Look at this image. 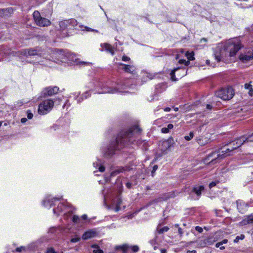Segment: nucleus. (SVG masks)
Here are the masks:
<instances>
[{
	"instance_id": "obj_1",
	"label": "nucleus",
	"mask_w": 253,
	"mask_h": 253,
	"mask_svg": "<svg viewBox=\"0 0 253 253\" xmlns=\"http://www.w3.org/2000/svg\"><path fill=\"white\" fill-rule=\"evenodd\" d=\"M141 129L137 126L130 127L127 131H122L117 138L116 141L111 144L107 155H112L115 150H119L126 145H128L132 137L135 133L139 132Z\"/></svg>"
},
{
	"instance_id": "obj_2",
	"label": "nucleus",
	"mask_w": 253,
	"mask_h": 253,
	"mask_svg": "<svg viewBox=\"0 0 253 253\" xmlns=\"http://www.w3.org/2000/svg\"><path fill=\"white\" fill-rule=\"evenodd\" d=\"M246 138L241 137L235 141H233L227 144L226 146L221 148V152H213L209 154L207 159L210 160V164H214L219 160L222 159L226 156L230 154L228 153L238 148L246 142Z\"/></svg>"
},
{
	"instance_id": "obj_3",
	"label": "nucleus",
	"mask_w": 253,
	"mask_h": 253,
	"mask_svg": "<svg viewBox=\"0 0 253 253\" xmlns=\"http://www.w3.org/2000/svg\"><path fill=\"white\" fill-rule=\"evenodd\" d=\"M21 54L27 57L28 56L37 55L36 59L38 62H42V61L39 60V58L43 56V58L48 60H56L57 61L66 62V55L67 52L62 50L54 49L49 50L47 53H39L37 49L25 50L21 51Z\"/></svg>"
},
{
	"instance_id": "obj_4",
	"label": "nucleus",
	"mask_w": 253,
	"mask_h": 253,
	"mask_svg": "<svg viewBox=\"0 0 253 253\" xmlns=\"http://www.w3.org/2000/svg\"><path fill=\"white\" fill-rule=\"evenodd\" d=\"M241 47L240 37L228 40L224 45L225 50L229 52V56L231 57L235 56Z\"/></svg>"
},
{
	"instance_id": "obj_5",
	"label": "nucleus",
	"mask_w": 253,
	"mask_h": 253,
	"mask_svg": "<svg viewBox=\"0 0 253 253\" xmlns=\"http://www.w3.org/2000/svg\"><path fill=\"white\" fill-rule=\"evenodd\" d=\"M94 90L98 94L103 93H115L119 92H121L120 88L114 87L113 85H110L106 83L102 82H97L95 84Z\"/></svg>"
},
{
	"instance_id": "obj_6",
	"label": "nucleus",
	"mask_w": 253,
	"mask_h": 253,
	"mask_svg": "<svg viewBox=\"0 0 253 253\" xmlns=\"http://www.w3.org/2000/svg\"><path fill=\"white\" fill-rule=\"evenodd\" d=\"M53 105L54 102L52 100H44L39 105L38 113L42 115L47 114L52 110Z\"/></svg>"
},
{
	"instance_id": "obj_7",
	"label": "nucleus",
	"mask_w": 253,
	"mask_h": 253,
	"mask_svg": "<svg viewBox=\"0 0 253 253\" xmlns=\"http://www.w3.org/2000/svg\"><path fill=\"white\" fill-rule=\"evenodd\" d=\"M216 96L224 100H227L231 99L234 95V91L232 87H228L222 88L215 92Z\"/></svg>"
},
{
	"instance_id": "obj_8",
	"label": "nucleus",
	"mask_w": 253,
	"mask_h": 253,
	"mask_svg": "<svg viewBox=\"0 0 253 253\" xmlns=\"http://www.w3.org/2000/svg\"><path fill=\"white\" fill-rule=\"evenodd\" d=\"M66 62H68L74 65H87L90 64L89 62L82 61L77 58V55L74 53L67 52L66 55Z\"/></svg>"
},
{
	"instance_id": "obj_9",
	"label": "nucleus",
	"mask_w": 253,
	"mask_h": 253,
	"mask_svg": "<svg viewBox=\"0 0 253 253\" xmlns=\"http://www.w3.org/2000/svg\"><path fill=\"white\" fill-rule=\"evenodd\" d=\"M34 19L36 24L41 27L48 26L51 24V22L48 19L42 17L40 13L38 11H35L33 14Z\"/></svg>"
},
{
	"instance_id": "obj_10",
	"label": "nucleus",
	"mask_w": 253,
	"mask_h": 253,
	"mask_svg": "<svg viewBox=\"0 0 253 253\" xmlns=\"http://www.w3.org/2000/svg\"><path fill=\"white\" fill-rule=\"evenodd\" d=\"M178 72L177 73V76L179 78H181L187 74V71L185 68H174L170 73L171 79L172 81H176L177 79L175 78V73Z\"/></svg>"
},
{
	"instance_id": "obj_11",
	"label": "nucleus",
	"mask_w": 253,
	"mask_h": 253,
	"mask_svg": "<svg viewBox=\"0 0 253 253\" xmlns=\"http://www.w3.org/2000/svg\"><path fill=\"white\" fill-rule=\"evenodd\" d=\"M239 59L243 63L246 64H252L253 60V52H248L240 54Z\"/></svg>"
},
{
	"instance_id": "obj_12",
	"label": "nucleus",
	"mask_w": 253,
	"mask_h": 253,
	"mask_svg": "<svg viewBox=\"0 0 253 253\" xmlns=\"http://www.w3.org/2000/svg\"><path fill=\"white\" fill-rule=\"evenodd\" d=\"M59 87L57 86L48 87L45 88L42 92L44 96H52L57 93L59 91Z\"/></svg>"
},
{
	"instance_id": "obj_13",
	"label": "nucleus",
	"mask_w": 253,
	"mask_h": 253,
	"mask_svg": "<svg viewBox=\"0 0 253 253\" xmlns=\"http://www.w3.org/2000/svg\"><path fill=\"white\" fill-rule=\"evenodd\" d=\"M70 208L68 207V206H65L62 203H60L57 209H53V211L54 214H56L57 215H59L60 213L62 212L63 211H66L67 212H70L72 211L71 210H68Z\"/></svg>"
},
{
	"instance_id": "obj_14",
	"label": "nucleus",
	"mask_w": 253,
	"mask_h": 253,
	"mask_svg": "<svg viewBox=\"0 0 253 253\" xmlns=\"http://www.w3.org/2000/svg\"><path fill=\"white\" fill-rule=\"evenodd\" d=\"M59 198H51L50 196L47 197L43 202L42 205L47 208H50L53 204V201H59Z\"/></svg>"
},
{
	"instance_id": "obj_15",
	"label": "nucleus",
	"mask_w": 253,
	"mask_h": 253,
	"mask_svg": "<svg viewBox=\"0 0 253 253\" xmlns=\"http://www.w3.org/2000/svg\"><path fill=\"white\" fill-rule=\"evenodd\" d=\"M237 207L239 212L244 213L247 210L248 205L242 200L237 201Z\"/></svg>"
},
{
	"instance_id": "obj_16",
	"label": "nucleus",
	"mask_w": 253,
	"mask_h": 253,
	"mask_svg": "<svg viewBox=\"0 0 253 253\" xmlns=\"http://www.w3.org/2000/svg\"><path fill=\"white\" fill-rule=\"evenodd\" d=\"M122 200L119 198H118L116 201L114 202L111 207H109V209L113 210L115 212H117L121 210L120 205L122 204Z\"/></svg>"
},
{
	"instance_id": "obj_17",
	"label": "nucleus",
	"mask_w": 253,
	"mask_h": 253,
	"mask_svg": "<svg viewBox=\"0 0 253 253\" xmlns=\"http://www.w3.org/2000/svg\"><path fill=\"white\" fill-rule=\"evenodd\" d=\"M96 235V232L94 230H90L86 231L82 236L84 240L89 239L93 238Z\"/></svg>"
},
{
	"instance_id": "obj_18",
	"label": "nucleus",
	"mask_w": 253,
	"mask_h": 253,
	"mask_svg": "<svg viewBox=\"0 0 253 253\" xmlns=\"http://www.w3.org/2000/svg\"><path fill=\"white\" fill-rule=\"evenodd\" d=\"M197 142L201 146H204L210 142V139L208 137L200 136L196 139Z\"/></svg>"
},
{
	"instance_id": "obj_19",
	"label": "nucleus",
	"mask_w": 253,
	"mask_h": 253,
	"mask_svg": "<svg viewBox=\"0 0 253 253\" xmlns=\"http://www.w3.org/2000/svg\"><path fill=\"white\" fill-rule=\"evenodd\" d=\"M101 46L103 48L102 50L107 51V52L110 53L112 55L114 54V48L110 44H109L107 43H104L101 44Z\"/></svg>"
},
{
	"instance_id": "obj_20",
	"label": "nucleus",
	"mask_w": 253,
	"mask_h": 253,
	"mask_svg": "<svg viewBox=\"0 0 253 253\" xmlns=\"http://www.w3.org/2000/svg\"><path fill=\"white\" fill-rule=\"evenodd\" d=\"M80 92H78V96L75 98V99L77 100L78 103H81L84 99L90 96L91 94L90 91H88L83 94L81 97H79L78 95L80 94Z\"/></svg>"
},
{
	"instance_id": "obj_21",
	"label": "nucleus",
	"mask_w": 253,
	"mask_h": 253,
	"mask_svg": "<svg viewBox=\"0 0 253 253\" xmlns=\"http://www.w3.org/2000/svg\"><path fill=\"white\" fill-rule=\"evenodd\" d=\"M124 66L123 69L127 73H134L135 71V67L133 66L126 65L125 64H121Z\"/></svg>"
},
{
	"instance_id": "obj_22",
	"label": "nucleus",
	"mask_w": 253,
	"mask_h": 253,
	"mask_svg": "<svg viewBox=\"0 0 253 253\" xmlns=\"http://www.w3.org/2000/svg\"><path fill=\"white\" fill-rule=\"evenodd\" d=\"M13 11V10L11 7L0 9V16H7L8 14L12 13Z\"/></svg>"
},
{
	"instance_id": "obj_23",
	"label": "nucleus",
	"mask_w": 253,
	"mask_h": 253,
	"mask_svg": "<svg viewBox=\"0 0 253 253\" xmlns=\"http://www.w3.org/2000/svg\"><path fill=\"white\" fill-rule=\"evenodd\" d=\"M204 187L202 185L195 187L193 188L192 192H194L197 195L198 198L200 196L201 194V192L204 190Z\"/></svg>"
},
{
	"instance_id": "obj_24",
	"label": "nucleus",
	"mask_w": 253,
	"mask_h": 253,
	"mask_svg": "<svg viewBox=\"0 0 253 253\" xmlns=\"http://www.w3.org/2000/svg\"><path fill=\"white\" fill-rule=\"evenodd\" d=\"M59 25L60 28L62 30H64V29H65L66 28H70V25L68 23V22L67 20H63V21H60L59 22Z\"/></svg>"
},
{
	"instance_id": "obj_25",
	"label": "nucleus",
	"mask_w": 253,
	"mask_h": 253,
	"mask_svg": "<svg viewBox=\"0 0 253 253\" xmlns=\"http://www.w3.org/2000/svg\"><path fill=\"white\" fill-rule=\"evenodd\" d=\"M173 127V125L172 124H169L167 126V127H164L161 129V131L164 133H167L169 132V130L172 129Z\"/></svg>"
},
{
	"instance_id": "obj_26",
	"label": "nucleus",
	"mask_w": 253,
	"mask_h": 253,
	"mask_svg": "<svg viewBox=\"0 0 253 253\" xmlns=\"http://www.w3.org/2000/svg\"><path fill=\"white\" fill-rule=\"evenodd\" d=\"M169 230V228L167 226H165L163 228H160V226L158 225L156 231L159 234H162L164 232H167Z\"/></svg>"
},
{
	"instance_id": "obj_27",
	"label": "nucleus",
	"mask_w": 253,
	"mask_h": 253,
	"mask_svg": "<svg viewBox=\"0 0 253 253\" xmlns=\"http://www.w3.org/2000/svg\"><path fill=\"white\" fill-rule=\"evenodd\" d=\"M125 170H126V169H125L124 168H119V169H117L114 170V171H113L111 173V176H115L117 174L120 173V172H123Z\"/></svg>"
},
{
	"instance_id": "obj_28",
	"label": "nucleus",
	"mask_w": 253,
	"mask_h": 253,
	"mask_svg": "<svg viewBox=\"0 0 253 253\" xmlns=\"http://www.w3.org/2000/svg\"><path fill=\"white\" fill-rule=\"evenodd\" d=\"M68 23L70 25V28L71 27H76L78 25V22L75 19H70L69 20H67Z\"/></svg>"
},
{
	"instance_id": "obj_29",
	"label": "nucleus",
	"mask_w": 253,
	"mask_h": 253,
	"mask_svg": "<svg viewBox=\"0 0 253 253\" xmlns=\"http://www.w3.org/2000/svg\"><path fill=\"white\" fill-rule=\"evenodd\" d=\"M91 248L93 249V253H103V251L101 250L99 246L97 245H93L91 246Z\"/></svg>"
},
{
	"instance_id": "obj_30",
	"label": "nucleus",
	"mask_w": 253,
	"mask_h": 253,
	"mask_svg": "<svg viewBox=\"0 0 253 253\" xmlns=\"http://www.w3.org/2000/svg\"><path fill=\"white\" fill-rule=\"evenodd\" d=\"M93 165L95 168L99 167L98 169H99V171L100 172H103L105 170V168L103 166L100 165V161L96 162V163H94Z\"/></svg>"
},
{
	"instance_id": "obj_31",
	"label": "nucleus",
	"mask_w": 253,
	"mask_h": 253,
	"mask_svg": "<svg viewBox=\"0 0 253 253\" xmlns=\"http://www.w3.org/2000/svg\"><path fill=\"white\" fill-rule=\"evenodd\" d=\"M150 243L152 245V246L154 247V249L155 250H156V249L157 248L156 245H157L158 244V242L157 241V236L156 234L155 235V238L151 240L150 241Z\"/></svg>"
},
{
	"instance_id": "obj_32",
	"label": "nucleus",
	"mask_w": 253,
	"mask_h": 253,
	"mask_svg": "<svg viewBox=\"0 0 253 253\" xmlns=\"http://www.w3.org/2000/svg\"><path fill=\"white\" fill-rule=\"evenodd\" d=\"M245 88L249 90V94L250 96H253V89L252 86V85L250 84H245Z\"/></svg>"
},
{
	"instance_id": "obj_33",
	"label": "nucleus",
	"mask_w": 253,
	"mask_h": 253,
	"mask_svg": "<svg viewBox=\"0 0 253 253\" xmlns=\"http://www.w3.org/2000/svg\"><path fill=\"white\" fill-rule=\"evenodd\" d=\"M242 137H244L246 138V142H253V132L250 134L248 135V136H242Z\"/></svg>"
},
{
	"instance_id": "obj_34",
	"label": "nucleus",
	"mask_w": 253,
	"mask_h": 253,
	"mask_svg": "<svg viewBox=\"0 0 253 253\" xmlns=\"http://www.w3.org/2000/svg\"><path fill=\"white\" fill-rule=\"evenodd\" d=\"M185 56L187 57L189 60H193L194 59L193 52H187L185 53Z\"/></svg>"
},
{
	"instance_id": "obj_35",
	"label": "nucleus",
	"mask_w": 253,
	"mask_h": 253,
	"mask_svg": "<svg viewBox=\"0 0 253 253\" xmlns=\"http://www.w3.org/2000/svg\"><path fill=\"white\" fill-rule=\"evenodd\" d=\"M219 183V181L218 180H215L214 181H212L209 184V187L210 189L212 187L215 186L217 184Z\"/></svg>"
},
{
	"instance_id": "obj_36",
	"label": "nucleus",
	"mask_w": 253,
	"mask_h": 253,
	"mask_svg": "<svg viewBox=\"0 0 253 253\" xmlns=\"http://www.w3.org/2000/svg\"><path fill=\"white\" fill-rule=\"evenodd\" d=\"M81 219L77 215H74L72 217V221L74 223H80Z\"/></svg>"
},
{
	"instance_id": "obj_37",
	"label": "nucleus",
	"mask_w": 253,
	"mask_h": 253,
	"mask_svg": "<svg viewBox=\"0 0 253 253\" xmlns=\"http://www.w3.org/2000/svg\"><path fill=\"white\" fill-rule=\"evenodd\" d=\"M194 136V133L193 132H190L188 135H186L184 136V138L185 140L187 141L190 140Z\"/></svg>"
},
{
	"instance_id": "obj_38",
	"label": "nucleus",
	"mask_w": 253,
	"mask_h": 253,
	"mask_svg": "<svg viewBox=\"0 0 253 253\" xmlns=\"http://www.w3.org/2000/svg\"><path fill=\"white\" fill-rule=\"evenodd\" d=\"M227 239H224L221 242L217 243L215 245V247L216 248H218L220 247V246L224 244H226L227 243Z\"/></svg>"
},
{
	"instance_id": "obj_39",
	"label": "nucleus",
	"mask_w": 253,
	"mask_h": 253,
	"mask_svg": "<svg viewBox=\"0 0 253 253\" xmlns=\"http://www.w3.org/2000/svg\"><path fill=\"white\" fill-rule=\"evenodd\" d=\"M173 143V140L172 138H169L167 141L165 142V144L168 145L169 147H170Z\"/></svg>"
},
{
	"instance_id": "obj_40",
	"label": "nucleus",
	"mask_w": 253,
	"mask_h": 253,
	"mask_svg": "<svg viewBox=\"0 0 253 253\" xmlns=\"http://www.w3.org/2000/svg\"><path fill=\"white\" fill-rule=\"evenodd\" d=\"M245 238V236L243 234L238 236L236 237L235 239L234 240V242L237 243L239 240H243Z\"/></svg>"
},
{
	"instance_id": "obj_41",
	"label": "nucleus",
	"mask_w": 253,
	"mask_h": 253,
	"mask_svg": "<svg viewBox=\"0 0 253 253\" xmlns=\"http://www.w3.org/2000/svg\"><path fill=\"white\" fill-rule=\"evenodd\" d=\"M179 64H184L185 65L187 66V65H189V61H186L184 59H180L179 61Z\"/></svg>"
},
{
	"instance_id": "obj_42",
	"label": "nucleus",
	"mask_w": 253,
	"mask_h": 253,
	"mask_svg": "<svg viewBox=\"0 0 253 253\" xmlns=\"http://www.w3.org/2000/svg\"><path fill=\"white\" fill-rule=\"evenodd\" d=\"M117 249H121L124 253H125L127 249V247L126 245H123L117 247Z\"/></svg>"
},
{
	"instance_id": "obj_43",
	"label": "nucleus",
	"mask_w": 253,
	"mask_h": 253,
	"mask_svg": "<svg viewBox=\"0 0 253 253\" xmlns=\"http://www.w3.org/2000/svg\"><path fill=\"white\" fill-rule=\"evenodd\" d=\"M46 253H57V252L53 248L51 247L47 249Z\"/></svg>"
},
{
	"instance_id": "obj_44",
	"label": "nucleus",
	"mask_w": 253,
	"mask_h": 253,
	"mask_svg": "<svg viewBox=\"0 0 253 253\" xmlns=\"http://www.w3.org/2000/svg\"><path fill=\"white\" fill-rule=\"evenodd\" d=\"M84 28L85 29V30L86 31H88V32H98V31L96 30H94V29H91L90 28H89V27H84Z\"/></svg>"
},
{
	"instance_id": "obj_45",
	"label": "nucleus",
	"mask_w": 253,
	"mask_h": 253,
	"mask_svg": "<svg viewBox=\"0 0 253 253\" xmlns=\"http://www.w3.org/2000/svg\"><path fill=\"white\" fill-rule=\"evenodd\" d=\"M27 116L29 119H31L33 117V114L30 111L27 112Z\"/></svg>"
},
{
	"instance_id": "obj_46",
	"label": "nucleus",
	"mask_w": 253,
	"mask_h": 253,
	"mask_svg": "<svg viewBox=\"0 0 253 253\" xmlns=\"http://www.w3.org/2000/svg\"><path fill=\"white\" fill-rule=\"evenodd\" d=\"M195 230L199 233H201L203 231V228L199 226L195 227Z\"/></svg>"
},
{
	"instance_id": "obj_47",
	"label": "nucleus",
	"mask_w": 253,
	"mask_h": 253,
	"mask_svg": "<svg viewBox=\"0 0 253 253\" xmlns=\"http://www.w3.org/2000/svg\"><path fill=\"white\" fill-rule=\"evenodd\" d=\"M122 60L125 62H126V61L130 60V58L124 55L122 57Z\"/></svg>"
},
{
	"instance_id": "obj_48",
	"label": "nucleus",
	"mask_w": 253,
	"mask_h": 253,
	"mask_svg": "<svg viewBox=\"0 0 253 253\" xmlns=\"http://www.w3.org/2000/svg\"><path fill=\"white\" fill-rule=\"evenodd\" d=\"M80 239V238H72L71 240V241L72 243H76V242H78V241H79Z\"/></svg>"
},
{
	"instance_id": "obj_49",
	"label": "nucleus",
	"mask_w": 253,
	"mask_h": 253,
	"mask_svg": "<svg viewBox=\"0 0 253 253\" xmlns=\"http://www.w3.org/2000/svg\"><path fill=\"white\" fill-rule=\"evenodd\" d=\"M138 249L139 248L137 246L132 247V250L134 252H137L138 251Z\"/></svg>"
},
{
	"instance_id": "obj_50",
	"label": "nucleus",
	"mask_w": 253,
	"mask_h": 253,
	"mask_svg": "<svg viewBox=\"0 0 253 253\" xmlns=\"http://www.w3.org/2000/svg\"><path fill=\"white\" fill-rule=\"evenodd\" d=\"M253 222V216H251L249 217L248 219V223H252Z\"/></svg>"
},
{
	"instance_id": "obj_51",
	"label": "nucleus",
	"mask_w": 253,
	"mask_h": 253,
	"mask_svg": "<svg viewBox=\"0 0 253 253\" xmlns=\"http://www.w3.org/2000/svg\"><path fill=\"white\" fill-rule=\"evenodd\" d=\"M24 249V247H19V248H17L16 249V251L17 252H21Z\"/></svg>"
},
{
	"instance_id": "obj_52",
	"label": "nucleus",
	"mask_w": 253,
	"mask_h": 253,
	"mask_svg": "<svg viewBox=\"0 0 253 253\" xmlns=\"http://www.w3.org/2000/svg\"><path fill=\"white\" fill-rule=\"evenodd\" d=\"M132 183L129 182H128L126 183V186L127 188L130 189L131 187Z\"/></svg>"
},
{
	"instance_id": "obj_53",
	"label": "nucleus",
	"mask_w": 253,
	"mask_h": 253,
	"mask_svg": "<svg viewBox=\"0 0 253 253\" xmlns=\"http://www.w3.org/2000/svg\"><path fill=\"white\" fill-rule=\"evenodd\" d=\"M215 57L216 60L218 62H219V61H221V57L220 55H215Z\"/></svg>"
},
{
	"instance_id": "obj_54",
	"label": "nucleus",
	"mask_w": 253,
	"mask_h": 253,
	"mask_svg": "<svg viewBox=\"0 0 253 253\" xmlns=\"http://www.w3.org/2000/svg\"><path fill=\"white\" fill-rule=\"evenodd\" d=\"M158 169V166L157 165H155L154 166L153 168V170L152 171V173L153 174V173H154L155 172V171Z\"/></svg>"
},
{
	"instance_id": "obj_55",
	"label": "nucleus",
	"mask_w": 253,
	"mask_h": 253,
	"mask_svg": "<svg viewBox=\"0 0 253 253\" xmlns=\"http://www.w3.org/2000/svg\"><path fill=\"white\" fill-rule=\"evenodd\" d=\"M27 121V119L25 118H23L21 119V122L22 123H25Z\"/></svg>"
},
{
	"instance_id": "obj_56",
	"label": "nucleus",
	"mask_w": 253,
	"mask_h": 253,
	"mask_svg": "<svg viewBox=\"0 0 253 253\" xmlns=\"http://www.w3.org/2000/svg\"><path fill=\"white\" fill-rule=\"evenodd\" d=\"M178 233L180 235H182L183 233H182V229L180 228V227H178Z\"/></svg>"
},
{
	"instance_id": "obj_57",
	"label": "nucleus",
	"mask_w": 253,
	"mask_h": 253,
	"mask_svg": "<svg viewBox=\"0 0 253 253\" xmlns=\"http://www.w3.org/2000/svg\"><path fill=\"white\" fill-rule=\"evenodd\" d=\"M81 218L84 220H85L87 219V216L86 214H84L82 216Z\"/></svg>"
},
{
	"instance_id": "obj_58",
	"label": "nucleus",
	"mask_w": 253,
	"mask_h": 253,
	"mask_svg": "<svg viewBox=\"0 0 253 253\" xmlns=\"http://www.w3.org/2000/svg\"><path fill=\"white\" fill-rule=\"evenodd\" d=\"M187 253H196V251L195 250H192V251L188 250L187 251Z\"/></svg>"
},
{
	"instance_id": "obj_59",
	"label": "nucleus",
	"mask_w": 253,
	"mask_h": 253,
	"mask_svg": "<svg viewBox=\"0 0 253 253\" xmlns=\"http://www.w3.org/2000/svg\"><path fill=\"white\" fill-rule=\"evenodd\" d=\"M206 108L209 110H211L212 108V106L210 104H207L206 106Z\"/></svg>"
},
{
	"instance_id": "obj_60",
	"label": "nucleus",
	"mask_w": 253,
	"mask_h": 253,
	"mask_svg": "<svg viewBox=\"0 0 253 253\" xmlns=\"http://www.w3.org/2000/svg\"><path fill=\"white\" fill-rule=\"evenodd\" d=\"M170 110V108L169 107H167L164 109V111L165 112H169Z\"/></svg>"
},
{
	"instance_id": "obj_61",
	"label": "nucleus",
	"mask_w": 253,
	"mask_h": 253,
	"mask_svg": "<svg viewBox=\"0 0 253 253\" xmlns=\"http://www.w3.org/2000/svg\"><path fill=\"white\" fill-rule=\"evenodd\" d=\"M3 53L4 54H8L9 55L10 54V52L7 51V50H3Z\"/></svg>"
},
{
	"instance_id": "obj_62",
	"label": "nucleus",
	"mask_w": 253,
	"mask_h": 253,
	"mask_svg": "<svg viewBox=\"0 0 253 253\" xmlns=\"http://www.w3.org/2000/svg\"><path fill=\"white\" fill-rule=\"evenodd\" d=\"M218 248H219L220 250H223L225 248L224 247L222 246V245L220 246V247H219Z\"/></svg>"
},
{
	"instance_id": "obj_63",
	"label": "nucleus",
	"mask_w": 253,
	"mask_h": 253,
	"mask_svg": "<svg viewBox=\"0 0 253 253\" xmlns=\"http://www.w3.org/2000/svg\"><path fill=\"white\" fill-rule=\"evenodd\" d=\"M175 111H177L178 110V108L177 107L174 108V109Z\"/></svg>"
},
{
	"instance_id": "obj_64",
	"label": "nucleus",
	"mask_w": 253,
	"mask_h": 253,
	"mask_svg": "<svg viewBox=\"0 0 253 253\" xmlns=\"http://www.w3.org/2000/svg\"><path fill=\"white\" fill-rule=\"evenodd\" d=\"M175 226L176 227H178L179 225H178V224H175Z\"/></svg>"
}]
</instances>
